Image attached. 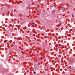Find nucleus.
I'll return each instance as SVG.
<instances>
[{
    "instance_id": "1a4fd4ad",
    "label": "nucleus",
    "mask_w": 75,
    "mask_h": 75,
    "mask_svg": "<svg viewBox=\"0 0 75 75\" xmlns=\"http://www.w3.org/2000/svg\"><path fill=\"white\" fill-rule=\"evenodd\" d=\"M75 1V0H74Z\"/></svg>"
},
{
    "instance_id": "7ed1b4c3",
    "label": "nucleus",
    "mask_w": 75,
    "mask_h": 75,
    "mask_svg": "<svg viewBox=\"0 0 75 75\" xmlns=\"http://www.w3.org/2000/svg\"><path fill=\"white\" fill-rule=\"evenodd\" d=\"M4 42H7V40H5L4 41Z\"/></svg>"
},
{
    "instance_id": "6e6552de",
    "label": "nucleus",
    "mask_w": 75,
    "mask_h": 75,
    "mask_svg": "<svg viewBox=\"0 0 75 75\" xmlns=\"http://www.w3.org/2000/svg\"><path fill=\"white\" fill-rule=\"evenodd\" d=\"M59 47H60V48H61L62 47V46L60 45V46H59Z\"/></svg>"
},
{
    "instance_id": "423d86ee",
    "label": "nucleus",
    "mask_w": 75,
    "mask_h": 75,
    "mask_svg": "<svg viewBox=\"0 0 75 75\" xmlns=\"http://www.w3.org/2000/svg\"><path fill=\"white\" fill-rule=\"evenodd\" d=\"M9 42H10L11 43L12 42V41H11V40H10L9 41Z\"/></svg>"
},
{
    "instance_id": "f03ea898",
    "label": "nucleus",
    "mask_w": 75,
    "mask_h": 75,
    "mask_svg": "<svg viewBox=\"0 0 75 75\" xmlns=\"http://www.w3.org/2000/svg\"><path fill=\"white\" fill-rule=\"evenodd\" d=\"M32 24H33V25H34L35 24V23H33V22L32 23Z\"/></svg>"
},
{
    "instance_id": "0eeeda50",
    "label": "nucleus",
    "mask_w": 75,
    "mask_h": 75,
    "mask_svg": "<svg viewBox=\"0 0 75 75\" xmlns=\"http://www.w3.org/2000/svg\"><path fill=\"white\" fill-rule=\"evenodd\" d=\"M60 24L58 25H57L58 27H59V26H60Z\"/></svg>"
},
{
    "instance_id": "20e7f679",
    "label": "nucleus",
    "mask_w": 75,
    "mask_h": 75,
    "mask_svg": "<svg viewBox=\"0 0 75 75\" xmlns=\"http://www.w3.org/2000/svg\"><path fill=\"white\" fill-rule=\"evenodd\" d=\"M33 73H34V74H36V72H35V71H34V72Z\"/></svg>"
},
{
    "instance_id": "39448f33",
    "label": "nucleus",
    "mask_w": 75,
    "mask_h": 75,
    "mask_svg": "<svg viewBox=\"0 0 75 75\" xmlns=\"http://www.w3.org/2000/svg\"><path fill=\"white\" fill-rule=\"evenodd\" d=\"M72 17H74V14H73L72 15Z\"/></svg>"
},
{
    "instance_id": "f257e3e1",
    "label": "nucleus",
    "mask_w": 75,
    "mask_h": 75,
    "mask_svg": "<svg viewBox=\"0 0 75 75\" xmlns=\"http://www.w3.org/2000/svg\"><path fill=\"white\" fill-rule=\"evenodd\" d=\"M62 9L63 11H64V10H65V7H62Z\"/></svg>"
}]
</instances>
